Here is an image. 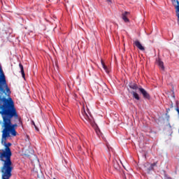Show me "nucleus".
I'll return each instance as SVG.
<instances>
[{
  "instance_id": "nucleus-19",
  "label": "nucleus",
  "mask_w": 179,
  "mask_h": 179,
  "mask_svg": "<svg viewBox=\"0 0 179 179\" xmlns=\"http://www.w3.org/2000/svg\"><path fill=\"white\" fill-rule=\"evenodd\" d=\"M31 124H32V125H34V127L36 128V129H37V126H36V123L34 122V120H31Z\"/></svg>"
},
{
  "instance_id": "nucleus-13",
  "label": "nucleus",
  "mask_w": 179,
  "mask_h": 179,
  "mask_svg": "<svg viewBox=\"0 0 179 179\" xmlns=\"http://www.w3.org/2000/svg\"><path fill=\"white\" fill-rule=\"evenodd\" d=\"M131 94H133V97L134 99H136V100H141V97H139V94L138 93H136L134 91H132L131 92Z\"/></svg>"
},
{
  "instance_id": "nucleus-16",
  "label": "nucleus",
  "mask_w": 179,
  "mask_h": 179,
  "mask_svg": "<svg viewBox=\"0 0 179 179\" xmlns=\"http://www.w3.org/2000/svg\"><path fill=\"white\" fill-rule=\"evenodd\" d=\"M83 113H89L90 110H89V108L87 107V106H86L85 107V106H83Z\"/></svg>"
},
{
  "instance_id": "nucleus-20",
  "label": "nucleus",
  "mask_w": 179,
  "mask_h": 179,
  "mask_svg": "<svg viewBox=\"0 0 179 179\" xmlns=\"http://www.w3.org/2000/svg\"><path fill=\"white\" fill-rule=\"evenodd\" d=\"M12 176H4V177H1V179H9Z\"/></svg>"
},
{
  "instance_id": "nucleus-8",
  "label": "nucleus",
  "mask_w": 179,
  "mask_h": 179,
  "mask_svg": "<svg viewBox=\"0 0 179 179\" xmlns=\"http://www.w3.org/2000/svg\"><path fill=\"white\" fill-rule=\"evenodd\" d=\"M134 45L138 48V50H141V51H145V48L141 44V42L139 41H134Z\"/></svg>"
},
{
  "instance_id": "nucleus-9",
  "label": "nucleus",
  "mask_w": 179,
  "mask_h": 179,
  "mask_svg": "<svg viewBox=\"0 0 179 179\" xmlns=\"http://www.w3.org/2000/svg\"><path fill=\"white\" fill-rule=\"evenodd\" d=\"M169 111H177V113H179L178 106H173V104H171V108L166 110V113H169Z\"/></svg>"
},
{
  "instance_id": "nucleus-4",
  "label": "nucleus",
  "mask_w": 179,
  "mask_h": 179,
  "mask_svg": "<svg viewBox=\"0 0 179 179\" xmlns=\"http://www.w3.org/2000/svg\"><path fill=\"white\" fill-rule=\"evenodd\" d=\"M79 115L82 120H83L85 122L87 121V122H93L94 119L93 116H92V113H79Z\"/></svg>"
},
{
  "instance_id": "nucleus-22",
  "label": "nucleus",
  "mask_w": 179,
  "mask_h": 179,
  "mask_svg": "<svg viewBox=\"0 0 179 179\" xmlns=\"http://www.w3.org/2000/svg\"><path fill=\"white\" fill-rule=\"evenodd\" d=\"M166 115H167V113H166Z\"/></svg>"
},
{
  "instance_id": "nucleus-23",
  "label": "nucleus",
  "mask_w": 179,
  "mask_h": 179,
  "mask_svg": "<svg viewBox=\"0 0 179 179\" xmlns=\"http://www.w3.org/2000/svg\"><path fill=\"white\" fill-rule=\"evenodd\" d=\"M54 179H56V178H54Z\"/></svg>"
},
{
  "instance_id": "nucleus-6",
  "label": "nucleus",
  "mask_w": 179,
  "mask_h": 179,
  "mask_svg": "<svg viewBox=\"0 0 179 179\" xmlns=\"http://www.w3.org/2000/svg\"><path fill=\"white\" fill-rule=\"evenodd\" d=\"M144 171L148 174H150V171H153V167L150 163L147 162L144 164Z\"/></svg>"
},
{
  "instance_id": "nucleus-11",
  "label": "nucleus",
  "mask_w": 179,
  "mask_h": 179,
  "mask_svg": "<svg viewBox=\"0 0 179 179\" xmlns=\"http://www.w3.org/2000/svg\"><path fill=\"white\" fill-rule=\"evenodd\" d=\"M129 87L132 89L133 90H139V87H138V84L136 83H130L129 85Z\"/></svg>"
},
{
  "instance_id": "nucleus-7",
  "label": "nucleus",
  "mask_w": 179,
  "mask_h": 179,
  "mask_svg": "<svg viewBox=\"0 0 179 179\" xmlns=\"http://www.w3.org/2000/svg\"><path fill=\"white\" fill-rule=\"evenodd\" d=\"M128 16H129V12L125 11L122 13V19L125 23H128L129 22Z\"/></svg>"
},
{
  "instance_id": "nucleus-21",
  "label": "nucleus",
  "mask_w": 179,
  "mask_h": 179,
  "mask_svg": "<svg viewBox=\"0 0 179 179\" xmlns=\"http://www.w3.org/2000/svg\"><path fill=\"white\" fill-rule=\"evenodd\" d=\"M107 2H111V0H106Z\"/></svg>"
},
{
  "instance_id": "nucleus-1",
  "label": "nucleus",
  "mask_w": 179,
  "mask_h": 179,
  "mask_svg": "<svg viewBox=\"0 0 179 179\" xmlns=\"http://www.w3.org/2000/svg\"><path fill=\"white\" fill-rule=\"evenodd\" d=\"M3 121H0V125L3 130V137L17 136V131L16 128L23 127L22 117L17 115V113H0Z\"/></svg>"
},
{
  "instance_id": "nucleus-12",
  "label": "nucleus",
  "mask_w": 179,
  "mask_h": 179,
  "mask_svg": "<svg viewBox=\"0 0 179 179\" xmlns=\"http://www.w3.org/2000/svg\"><path fill=\"white\" fill-rule=\"evenodd\" d=\"M101 64L106 73H110V70H108V68L107 67V66H106L103 59L101 60Z\"/></svg>"
},
{
  "instance_id": "nucleus-3",
  "label": "nucleus",
  "mask_w": 179,
  "mask_h": 179,
  "mask_svg": "<svg viewBox=\"0 0 179 179\" xmlns=\"http://www.w3.org/2000/svg\"><path fill=\"white\" fill-rule=\"evenodd\" d=\"M6 96H10V89L6 85L5 75L2 73L0 77V113H16L15 102Z\"/></svg>"
},
{
  "instance_id": "nucleus-10",
  "label": "nucleus",
  "mask_w": 179,
  "mask_h": 179,
  "mask_svg": "<svg viewBox=\"0 0 179 179\" xmlns=\"http://www.w3.org/2000/svg\"><path fill=\"white\" fill-rule=\"evenodd\" d=\"M19 66L23 79H26V74H24V68L23 67V65L21 63H20Z\"/></svg>"
},
{
  "instance_id": "nucleus-5",
  "label": "nucleus",
  "mask_w": 179,
  "mask_h": 179,
  "mask_svg": "<svg viewBox=\"0 0 179 179\" xmlns=\"http://www.w3.org/2000/svg\"><path fill=\"white\" fill-rule=\"evenodd\" d=\"M138 91L143 95V99H145L146 100H150V94L149 92H148V91H146V90L141 87L138 88Z\"/></svg>"
},
{
  "instance_id": "nucleus-18",
  "label": "nucleus",
  "mask_w": 179,
  "mask_h": 179,
  "mask_svg": "<svg viewBox=\"0 0 179 179\" xmlns=\"http://www.w3.org/2000/svg\"><path fill=\"white\" fill-rule=\"evenodd\" d=\"M95 131H96V133L97 134V135L99 136H100V135H101V132L100 131V129L97 128V129H95Z\"/></svg>"
},
{
  "instance_id": "nucleus-14",
  "label": "nucleus",
  "mask_w": 179,
  "mask_h": 179,
  "mask_svg": "<svg viewBox=\"0 0 179 179\" xmlns=\"http://www.w3.org/2000/svg\"><path fill=\"white\" fill-rule=\"evenodd\" d=\"M113 167L115 170H120V164L117 160L113 161Z\"/></svg>"
},
{
  "instance_id": "nucleus-17",
  "label": "nucleus",
  "mask_w": 179,
  "mask_h": 179,
  "mask_svg": "<svg viewBox=\"0 0 179 179\" xmlns=\"http://www.w3.org/2000/svg\"><path fill=\"white\" fill-rule=\"evenodd\" d=\"M151 164V166L152 167V169L154 170L155 167H157V162H155L152 164Z\"/></svg>"
},
{
  "instance_id": "nucleus-2",
  "label": "nucleus",
  "mask_w": 179,
  "mask_h": 179,
  "mask_svg": "<svg viewBox=\"0 0 179 179\" xmlns=\"http://www.w3.org/2000/svg\"><path fill=\"white\" fill-rule=\"evenodd\" d=\"M8 138L10 136H3V133L1 135V145L5 147L4 150H0V161L3 162V165L1 168V178L12 176V171H13V166L12 164V151L10 146H12V143H6Z\"/></svg>"
},
{
  "instance_id": "nucleus-15",
  "label": "nucleus",
  "mask_w": 179,
  "mask_h": 179,
  "mask_svg": "<svg viewBox=\"0 0 179 179\" xmlns=\"http://www.w3.org/2000/svg\"><path fill=\"white\" fill-rule=\"evenodd\" d=\"M158 65L160 68H162V69H164V64L163 63V62L162 60H160V59H158L157 61Z\"/></svg>"
}]
</instances>
